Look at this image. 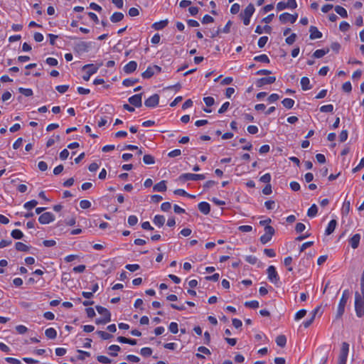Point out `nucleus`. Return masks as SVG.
<instances>
[{
  "instance_id": "obj_39",
  "label": "nucleus",
  "mask_w": 364,
  "mask_h": 364,
  "mask_svg": "<svg viewBox=\"0 0 364 364\" xmlns=\"http://www.w3.org/2000/svg\"><path fill=\"white\" fill-rule=\"evenodd\" d=\"M143 161L146 164H154L155 163V160L154 156L149 154H145L143 157Z\"/></svg>"
},
{
  "instance_id": "obj_54",
  "label": "nucleus",
  "mask_w": 364,
  "mask_h": 364,
  "mask_svg": "<svg viewBox=\"0 0 364 364\" xmlns=\"http://www.w3.org/2000/svg\"><path fill=\"white\" fill-rule=\"evenodd\" d=\"M137 223H138V218H137L136 216H135V215H130L128 218V224L130 226L135 225Z\"/></svg>"
},
{
  "instance_id": "obj_2",
  "label": "nucleus",
  "mask_w": 364,
  "mask_h": 364,
  "mask_svg": "<svg viewBox=\"0 0 364 364\" xmlns=\"http://www.w3.org/2000/svg\"><path fill=\"white\" fill-rule=\"evenodd\" d=\"M348 298H349V291L348 289H346L343 292L342 296L340 299V301H339V304L338 306V309H337V313H336L337 318H341L343 316V314H344L345 306L348 301Z\"/></svg>"
},
{
  "instance_id": "obj_33",
  "label": "nucleus",
  "mask_w": 364,
  "mask_h": 364,
  "mask_svg": "<svg viewBox=\"0 0 364 364\" xmlns=\"http://www.w3.org/2000/svg\"><path fill=\"white\" fill-rule=\"evenodd\" d=\"M335 11L343 18L348 17L347 11L343 7H342L341 6H335Z\"/></svg>"
},
{
  "instance_id": "obj_62",
  "label": "nucleus",
  "mask_w": 364,
  "mask_h": 364,
  "mask_svg": "<svg viewBox=\"0 0 364 364\" xmlns=\"http://www.w3.org/2000/svg\"><path fill=\"white\" fill-rule=\"evenodd\" d=\"M230 107V102H225L222 106L218 110V113L219 114H223V113H225L228 109Z\"/></svg>"
},
{
  "instance_id": "obj_17",
  "label": "nucleus",
  "mask_w": 364,
  "mask_h": 364,
  "mask_svg": "<svg viewBox=\"0 0 364 364\" xmlns=\"http://www.w3.org/2000/svg\"><path fill=\"white\" fill-rule=\"evenodd\" d=\"M102 65V63H100L98 65H95L93 64H87L82 67V70L88 69L87 73L89 75H93L94 73H97V70L100 66Z\"/></svg>"
},
{
  "instance_id": "obj_19",
  "label": "nucleus",
  "mask_w": 364,
  "mask_h": 364,
  "mask_svg": "<svg viewBox=\"0 0 364 364\" xmlns=\"http://www.w3.org/2000/svg\"><path fill=\"white\" fill-rule=\"evenodd\" d=\"M199 210L204 215H208L210 211V205L207 202H200L198 205Z\"/></svg>"
},
{
  "instance_id": "obj_13",
  "label": "nucleus",
  "mask_w": 364,
  "mask_h": 364,
  "mask_svg": "<svg viewBox=\"0 0 364 364\" xmlns=\"http://www.w3.org/2000/svg\"><path fill=\"white\" fill-rule=\"evenodd\" d=\"M348 350H349L348 343H347L346 342H343L342 343L338 360L347 361Z\"/></svg>"
},
{
  "instance_id": "obj_12",
  "label": "nucleus",
  "mask_w": 364,
  "mask_h": 364,
  "mask_svg": "<svg viewBox=\"0 0 364 364\" xmlns=\"http://www.w3.org/2000/svg\"><path fill=\"white\" fill-rule=\"evenodd\" d=\"M276 81L275 77H264L260 79H258L256 82V85L257 87H262L265 85L272 84Z\"/></svg>"
},
{
  "instance_id": "obj_29",
  "label": "nucleus",
  "mask_w": 364,
  "mask_h": 364,
  "mask_svg": "<svg viewBox=\"0 0 364 364\" xmlns=\"http://www.w3.org/2000/svg\"><path fill=\"white\" fill-rule=\"evenodd\" d=\"M329 52V48L326 49H318L316 50L313 56L316 58H320L324 56L326 54H327Z\"/></svg>"
},
{
  "instance_id": "obj_1",
  "label": "nucleus",
  "mask_w": 364,
  "mask_h": 364,
  "mask_svg": "<svg viewBox=\"0 0 364 364\" xmlns=\"http://www.w3.org/2000/svg\"><path fill=\"white\" fill-rule=\"evenodd\" d=\"M361 294L358 291L355 293V310L359 318L364 315V291H361Z\"/></svg>"
},
{
  "instance_id": "obj_30",
  "label": "nucleus",
  "mask_w": 364,
  "mask_h": 364,
  "mask_svg": "<svg viewBox=\"0 0 364 364\" xmlns=\"http://www.w3.org/2000/svg\"><path fill=\"white\" fill-rule=\"evenodd\" d=\"M318 311V308L316 309L313 312H312V316L311 317L308 319L307 321H304L303 323V325L305 328H308L309 327L311 323L314 322V319H315V316H316V314H317Z\"/></svg>"
},
{
  "instance_id": "obj_52",
  "label": "nucleus",
  "mask_w": 364,
  "mask_h": 364,
  "mask_svg": "<svg viewBox=\"0 0 364 364\" xmlns=\"http://www.w3.org/2000/svg\"><path fill=\"white\" fill-rule=\"evenodd\" d=\"M203 101L208 107H210L215 103V100L212 97H205L203 98Z\"/></svg>"
},
{
  "instance_id": "obj_38",
  "label": "nucleus",
  "mask_w": 364,
  "mask_h": 364,
  "mask_svg": "<svg viewBox=\"0 0 364 364\" xmlns=\"http://www.w3.org/2000/svg\"><path fill=\"white\" fill-rule=\"evenodd\" d=\"M11 235L16 240H20L23 237V233L20 230L15 229L11 231Z\"/></svg>"
},
{
  "instance_id": "obj_40",
  "label": "nucleus",
  "mask_w": 364,
  "mask_h": 364,
  "mask_svg": "<svg viewBox=\"0 0 364 364\" xmlns=\"http://www.w3.org/2000/svg\"><path fill=\"white\" fill-rule=\"evenodd\" d=\"M37 204H38V201L37 200H30L28 202H26L23 205V207H24V208H26L27 210H31L33 208H35L37 205Z\"/></svg>"
},
{
  "instance_id": "obj_37",
  "label": "nucleus",
  "mask_w": 364,
  "mask_h": 364,
  "mask_svg": "<svg viewBox=\"0 0 364 364\" xmlns=\"http://www.w3.org/2000/svg\"><path fill=\"white\" fill-rule=\"evenodd\" d=\"M254 60L257 61V62L264 63H269V59L268 56L265 54L255 56L254 58Z\"/></svg>"
},
{
  "instance_id": "obj_42",
  "label": "nucleus",
  "mask_w": 364,
  "mask_h": 364,
  "mask_svg": "<svg viewBox=\"0 0 364 364\" xmlns=\"http://www.w3.org/2000/svg\"><path fill=\"white\" fill-rule=\"evenodd\" d=\"M140 353L144 357H149L152 354V350L149 347L142 348L140 350Z\"/></svg>"
},
{
  "instance_id": "obj_53",
  "label": "nucleus",
  "mask_w": 364,
  "mask_h": 364,
  "mask_svg": "<svg viewBox=\"0 0 364 364\" xmlns=\"http://www.w3.org/2000/svg\"><path fill=\"white\" fill-rule=\"evenodd\" d=\"M306 314V311L305 309L299 310L295 314V320H299L304 318Z\"/></svg>"
},
{
  "instance_id": "obj_34",
  "label": "nucleus",
  "mask_w": 364,
  "mask_h": 364,
  "mask_svg": "<svg viewBox=\"0 0 364 364\" xmlns=\"http://www.w3.org/2000/svg\"><path fill=\"white\" fill-rule=\"evenodd\" d=\"M318 213V208L316 205L313 204L308 210L307 211V215L309 218H314L316 215Z\"/></svg>"
},
{
  "instance_id": "obj_59",
  "label": "nucleus",
  "mask_w": 364,
  "mask_h": 364,
  "mask_svg": "<svg viewBox=\"0 0 364 364\" xmlns=\"http://www.w3.org/2000/svg\"><path fill=\"white\" fill-rule=\"evenodd\" d=\"M80 206L82 209H87L91 206V203L89 200H82L80 202Z\"/></svg>"
},
{
  "instance_id": "obj_11",
  "label": "nucleus",
  "mask_w": 364,
  "mask_h": 364,
  "mask_svg": "<svg viewBox=\"0 0 364 364\" xmlns=\"http://www.w3.org/2000/svg\"><path fill=\"white\" fill-rule=\"evenodd\" d=\"M142 93L134 95L128 99L129 102L136 107H141Z\"/></svg>"
},
{
  "instance_id": "obj_58",
  "label": "nucleus",
  "mask_w": 364,
  "mask_h": 364,
  "mask_svg": "<svg viewBox=\"0 0 364 364\" xmlns=\"http://www.w3.org/2000/svg\"><path fill=\"white\" fill-rule=\"evenodd\" d=\"M125 268L130 272H135V271L138 270L140 268V267L139 264H127L125 266Z\"/></svg>"
},
{
  "instance_id": "obj_5",
  "label": "nucleus",
  "mask_w": 364,
  "mask_h": 364,
  "mask_svg": "<svg viewBox=\"0 0 364 364\" xmlns=\"http://www.w3.org/2000/svg\"><path fill=\"white\" fill-rule=\"evenodd\" d=\"M161 68L158 65L149 66L147 69L142 73L141 76L144 79H149L155 73H160Z\"/></svg>"
},
{
  "instance_id": "obj_60",
  "label": "nucleus",
  "mask_w": 364,
  "mask_h": 364,
  "mask_svg": "<svg viewBox=\"0 0 364 364\" xmlns=\"http://www.w3.org/2000/svg\"><path fill=\"white\" fill-rule=\"evenodd\" d=\"M16 330L18 333L23 334L27 332L28 328L25 326L18 325L16 326Z\"/></svg>"
},
{
  "instance_id": "obj_26",
  "label": "nucleus",
  "mask_w": 364,
  "mask_h": 364,
  "mask_svg": "<svg viewBox=\"0 0 364 364\" xmlns=\"http://www.w3.org/2000/svg\"><path fill=\"white\" fill-rule=\"evenodd\" d=\"M15 247L16 250L20 252H28L30 250L29 246L21 242H16Z\"/></svg>"
},
{
  "instance_id": "obj_9",
  "label": "nucleus",
  "mask_w": 364,
  "mask_h": 364,
  "mask_svg": "<svg viewBox=\"0 0 364 364\" xmlns=\"http://www.w3.org/2000/svg\"><path fill=\"white\" fill-rule=\"evenodd\" d=\"M159 102V95L154 94L145 100L144 105L147 107H155Z\"/></svg>"
},
{
  "instance_id": "obj_8",
  "label": "nucleus",
  "mask_w": 364,
  "mask_h": 364,
  "mask_svg": "<svg viewBox=\"0 0 364 364\" xmlns=\"http://www.w3.org/2000/svg\"><path fill=\"white\" fill-rule=\"evenodd\" d=\"M267 272L269 280L274 284H277L279 280V277L276 271L275 267L274 266H269L267 269Z\"/></svg>"
},
{
  "instance_id": "obj_46",
  "label": "nucleus",
  "mask_w": 364,
  "mask_h": 364,
  "mask_svg": "<svg viewBox=\"0 0 364 364\" xmlns=\"http://www.w3.org/2000/svg\"><path fill=\"white\" fill-rule=\"evenodd\" d=\"M342 90L345 92H350L352 90V85L350 82L348 81L343 84L342 85Z\"/></svg>"
},
{
  "instance_id": "obj_6",
  "label": "nucleus",
  "mask_w": 364,
  "mask_h": 364,
  "mask_svg": "<svg viewBox=\"0 0 364 364\" xmlns=\"http://www.w3.org/2000/svg\"><path fill=\"white\" fill-rule=\"evenodd\" d=\"M298 18V14H290L289 13H283L279 15V21L282 23H286L287 22H290L291 23H294Z\"/></svg>"
},
{
  "instance_id": "obj_7",
  "label": "nucleus",
  "mask_w": 364,
  "mask_h": 364,
  "mask_svg": "<svg viewBox=\"0 0 364 364\" xmlns=\"http://www.w3.org/2000/svg\"><path fill=\"white\" fill-rule=\"evenodd\" d=\"M91 42L80 41L75 43L74 49L77 53L88 52L91 47Z\"/></svg>"
},
{
  "instance_id": "obj_14",
  "label": "nucleus",
  "mask_w": 364,
  "mask_h": 364,
  "mask_svg": "<svg viewBox=\"0 0 364 364\" xmlns=\"http://www.w3.org/2000/svg\"><path fill=\"white\" fill-rule=\"evenodd\" d=\"M310 36L309 38L312 40L316 38H321L322 37V33L320 32L316 26H311L309 28Z\"/></svg>"
},
{
  "instance_id": "obj_57",
  "label": "nucleus",
  "mask_w": 364,
  "mask_h": 364,
  "mask_svg": "<svg viewBox=\"0 0 364 364\" xmlns=\"http://www.w3.org/2000/svg\"><path fill=\"white\" fill-rule=\"evenodd\" d=\"M349 28H350L349 23L346 21H342L340 23L339 28L343 32L347 31L349 29Z\"/></svg>"
},
{
  "instance_id": "obj_41",
  "label": "nucleus",
  "mask_w": 364,
  "mask_h": 364,
  "mask_svg": "<svg viewBox=\"0 0 364 364\" xmlns=\"http://www.w3.org/2000/svg\"><path fill=\"white\" fill-rule=\"evenodd\" d=\"M109 350L113 351L110 353V355L115 357L117 355V352L120 351L121 348L117 345H112L109 347Z\"/></svg>"
},
{
  "instance_id": "obj_36",
  "label": "nucleus",
  "mask_w": 364,
  "mask_h": 364,
  "mask_svg": "<svg viewBox=\"0 0 364 364\" xmlns=\"http://www.w3.org/2000/svg\"><path fill=\"white\" fill-rule=\"evenodd\" d=\"M139 82V79L136 78H127L124 79L122 82V85L126 87H130L134 85L135 83Z\"/></svg>"
},
{
  "instance_id": "obj_10",
  "label": "nucleus",
  "mask_w": 364,
  "mask_h": 364,
  "mask_svg": "<svg viewBox=\"0 0 364 364\" xmlns=\"http://www.w3.org/2000/svg\"><path fill=\"white\" fill-rule=\"evenodd\" d=\"M55 220V216L50 212H46L40 215L38 221L41 224H48Z\"/></svg>"
},
{
  "instance_id": "obj_3",
  "label": "nucleus",
  "mask_w": 364,
  "mask_h": 364,
  "mask_svg": "<svg viewBox=\"0 0 364 364\" xmlns=\"http://www.w3.org/2000/svg\"><path fill=\"white\" fill-rule=\"evenodd\" d=\"M264 232L265 233L259 238L261 243L264 245L269 242L272 240V236L275 233V230L272 226L266 225L264 227Z\"/></svg>"
},
{
  "instance_id": "obj_63",
  "label": "nucleus",
  "mask_w": 364,
  "mask_h": 364,
  "mask_svg": "<svg viewBox=\"0 0 364 364\" xmlns=\"http://www.w3.org/2000/svg\"><path fill=\"white\" fill-rule=\"evenodd\" d=\"M240 8V6L238 4H237V3L233 4L230 8V12L232 14H236L239 12Z\"/></svg>"
},
{
  "instance_id": "obj_4",
  "label": "nucleus",
  "mask_w": 364,
  "mask_h": 364,
  "mask_svg": "<svg viewBox=\"0 0 364 364\" xmlns=\"http://www.w3.org/2000/svg\"><path fill=\"white\" fill-rule=\"evenodd\" d=\"M179 180L182 181H198L203 180L205 178L203 174H196V173H183L179 176Z\"/></svg>"
},
{
  "instance_id": "obj_48",
  "label": "nucleus",
  "mask_w": 364,
  "mask_h": 364,
  "mask_svg": "<svg viewBox=\"0 0 364 364\" xmlns=\"http://www.w3.org/2000/svg\"><path fill=\"white\" fill-rule=\"evenodd\" d=\"M333 109V106L332 105H326L320 107V111L321 112H331Z\"/></svg>"
},
{
  "instance_id": "obj_55",
  "label": "nucleus",
  "mask_w": 364,
  "mask_h": 364,
  "mask_svg": "<svg viewBox=\"0 0 364 364\" xmlns=\"http://www.w3.org/2000/svg\"><path fill=\"white\" fill-rule=\"evenodd\" d=\"M97 360L100 363H105V364L110 363V362H111V360L105 355H98L97 357Z\"/></svg>"
},
{
  "instance_id": "obj_56",
  "label": "nucleus",
  "mask_w": 364,
  "mask_h": 364,
  "mask_svg": "<svg viewBox=\"0 0 364 364\" xmlns=\"http://www.w3.org/2000/svg\"><path fill=\"white\" fill-rule=\"evenodd\" d=\"M259 181L262 183H269L271 181V176L269 173H265L262 176L260 177Z\"/></svg>"
},
{
  "instance_id": "obj_20",
  "label": "nucleus",
  "mask_w": 364,
  "mask_h": 364,
  "mask_svg": "<svg viewBox=\"0 0 364 364\" xmlns=\"http://www.w3.org/2000/svg\"><path fill=\"white\" fill-rule=\"evenodd\" d=\"M360 234H355L350 240L349 243L352 248L356 249L360 242Z\"/></svg>"
},
{
  "instance_id": "obj_43",
  "label": "nucleus",
  "mask_w": 364,
  "mask_h": 364,
  "mask_svg": "<svg viewBox=\"0 0 364 364\" xmlns=\"http://www.w3.org/2000/svg\"><path fill=\"white\" fill-rule=\"evenodd\" d=\"M18 92L26 97L33 95V91L31 89L19 87Z\"/></svg>"
},
{
  "instance_id": "obj_51",
  "label": "nucleus",
  "mask_w": 364,
  "mask_h": 364,
  "mask_svg": "<svg viewBox=\"0 0 364 364\" xmlns=\"http://www.w3.org/2000/svg\"><path fill=\"white\" fill-rule=\"evenodd\" d=\"M296 38V35L295 33H292L286 38L285 41L288 45H292L295 42Z\"/></svg>"
},
{
  "instance_id": "obj_44",
  "label": "nucleus",
  "mask_w": 364,
  "mask_h": 364,
  "mask_svg": "<svg viewBox=\"0 0 364 364\" xmlns=\"http://www.w3.org/2000/svg\"><path fill=\"white\" fill-rule=\"evenodd\" d=\"M97 333L101 337L103 340H109L112 338V335L102 331H97Z\"/></svg>"
},
{
  "instance_id": "obj_28",
  "label": "nucleus",
  "mask_w": 364,
  "mask_h": 364,
  "mask_svg": "<svg viewBox=\"0 0 364 364\" xmlns=\"http://www.w3.org/2000/svg\"><path fill=\"white\" fill-rule=\"evenodd\" d=\"M45 335L49 339H55L57 336V332L53 328H49L46 330Z\"/></svg>"
},
{
  "instance_id": "obj_49",
  "label": "nucleus",
  "mask_w": 364,
  "mask_h": 364,
  "mask_svg": "<svg viewBox=\"0 0 364 364\" xmlns=\"http://www.w3.org/2000/svg\"><path fill=\"white\" fill-rule=\"evenodd\" d=\"M168 328L172 333H177L178 331V324L176 322H171L169 325Z\"/></svg>"
},
{
  "instance_id": "obj_31",
  "label": "nucleus",
  "mask_w": 364,
  "mask_h": 364,
  "mask_svg": "<svg viewBox=\"0 0 364 364\" xmlns=\"http://www.w3.org/2000/svg\"><path fill=\"white\" fill-rule=\"evenodd\" d=\"M277 344L283 348L286 346L287 343V338L284 335H279L276 338Z\"/></svg>"
},
{
  "instance_id": "obj_24",
  "label": "nucleus",
  "mask_w": 364,
  "mask_h": 364,
  "mask_svg": "<svg viewBox=\"0 0 364 364\" xmlns=\"http://www.w3.org/2000/svg\"><path fill=\"white\" fill-rule=\"evenodd\" d=\"M336 224H337V222L336 220H331L329 222V223L326 229V231H325V232L327 235H331V233L333 232V231L335 230Z\"/></svg>"
},
{
  "instance_id": "obj_21",
  "label": "nucleus",
  "mask_w": 364,
  "mask_h": 364,
  "mask_svg": "<svg viewBox=\"0 0 364 364\" xmlns=\"http://www.w3.org/2000/svg\"><path fill=\"white\" fill-rule=\"evenodd\" d=\"M167 189L166 181H161L159 183L155 184L153 187L154 191L164 192Z\"/></svg>"
},
{
  "instance_id": "obj_27",
  "label": "nucleus",
  "mask_w": 364,
  "mask_h": 364,
  "mask_svg": "<svg viewBox=\"0 0 364 364\" xmlns=\"http://www.w3.org/2000/svg\"><path fill=\"white\" fill-rule=\"evenodd\" d=\"M153 222L159 227L163 226L165 223V218L164 215H155Z\"/></svg>"
},
{
  "instance_id": "obj_45",
  "label": "nucleus",
  "mask_w": 364,
  "mask_h": 364,
  "mask_svg": "<svg viewBox=\"0 0 364 364\" xmlns=\"http://www.w3.org/2000/svg\"><path fill=\"white\" fill-rule=\"evenodd\" d=\"M245 306L251 309H257L259 307V302L257 301H246Z\"/></svg>"
},
{
  "instance_id": "obj_15",
  "label": "nucleus",
  "mask_w": 364,
  "mask_h": 364,
  "mask_svg": "<svg viewBox=\"0 0 364 364\" xmlns=\"http://www.w3.org/2000/svg\"><path fill=\"white\" fill-rule=\"evenodd\" d=\"M97 312L102 315L104 318H107V321H111V314L108 309L101 306H96Z\"/></svg>"
},
{
  "instance_id": "obj_32",
  "label": "nucleus",
  "mask_w": 364,
  "mask_h": 364,
  "mask_svg": "<svg viewBox=\"0 0 364 364\" xmlns=\"http://www.w3.org/2000/svg\"><path fill=\"white\" fill-rule=\"evenodd\" d=\"M350 208V201L346 199L343 204V207L341 209L342 214L344 215H347L349 213Z\"/></svg>"
},
{
  "instance_id": "obj_16",
  "label": "nucleus",
  "mask_w": 364,
  "mask_h": 364,
  "mask_svg": "<svg viewBox=\"0 0 364 364\" xmlns=\"http://www.w3.org/2000/svg\"><path fill=\"white\" fill-rule=\"evenodd\" d=\"M255 12V7L252 4H250L243 11L242 13L240 14L241 17H250L252 16Z\"/></svg>"
},
{
  "instance_id": "obj_25",
  "label": "nucleus",
  "mask_w": 364,
  "mask_h": 364,
  "mask_svg": "<svg viewBox=\"0 0 364 364\" xmlns=\"http://www.w3.org/2000/svg\"><path fill=\"white\" fill-rule=\"evenodd\" d=\"M124 18V14L121 12H114L110 17V21L112 23H117Z\"/></svg>"
},
{
  "instance_id": "obj_35",
  "label": "nucleus",
  "mask_w": 364,
  "mask_h": 364,
  "mask_svg": "<svg viewBox=\"0 0 364 364\" xmlns=\"http://www.w3.org/2000/svg\"><path fill=\"white\" fill-rule=\"evenodd\" d=\"M282 103L284 107L291 109L294 105V100L291 98H285L282 100Z\"/></svg>"
},
{
  "instance_id": "obj_50",
  "label": "nucleus",
  "mask_w": 364,
  "mask_h": 364,
  "mask_svg": "<svg viewBox=\"0 0 364 364\" xmlns=\"http://www.w3.org/2000/svg\"><path fill=\"white\" fill-rule=\"evenodd\" d=\"M267 41H268L267 36H262V37L259 38L258 43H257L259 48H263L265 46V44L267 43Z\"/></svg>"
},
{
  "instance_id": "obj_47",
  "label": "nucleus",
  "mask_w": 364,
  "mask_h": 364,
  "mask_svg": "<svg viewBox=\"0 0 364 364\" xmlns=\"http://www.w3.org/2000/svg\"><path fill=\"white\" fill-rule=\"evenodd\" d=\"M77 352L80 353V355L77 356V359L80 360H83L85 359V357H90V353L87 351H84L82 350H78Z\"/></svg>"
},
{
  "instance_id": "obj_23",
  "label": "nucleus",
  "mask_w": 364,
  "mask_h": 364,
  "mask_svg": "<svg viewBox=\"0 0 364 364\" xmlns=\"http://www.w3.org/2000/svg\"><path fill=\"white\" fill-rule=\"evenodd\" d=\"M301 85L303 90H309L311 89V85H310V80L307 77H303L301 79Z\"/></svg>"
},
{
  "instance_id": "obj_61",
  "label": "nucleus",
  "mask_w": 364,
  "mask_h": 364,
  "mask_svg": "<svg viewBox=\"0 0 364 364\" xmlns=\"http://www.w3.org/2000/svg\"><path fill=\"white\" fill-rule=\"evenodd\" d=\"M213 21H214V18L208 14L205 15L202 19V23L204 24L212 23Z\"/></svg>"
},
{
  "instance_id": "obj_22",
  "label": "nucleus",
  "mask_w": 364,
  "mask_h": 364,
  "mask_svg": "<svg viewBox=\"0 0 364 364\" xmlns=\"http://www.w3.org/2000/svg\"><path fill=\"white\" fill-rule=\"evenodd\" d=\"M168 20L166 19V20H163V21H160L159 22H156L154 23L153 25H152V28L155 30H161L163 29L164 28H165L167 25H168Z\"/></svg>"
},
{
  "instance_id": "obj_18",
  "label": "nucleus",
  "mask_w": 364,
  "mask_h": 364,
  "mask_svg": "<svg viewBox=\"0 0 364 364\" xmlns=\"http://www.w3.org/2000/svg\"><path fill=\"white\" fill-rule=\"evenodd\" d=\"M137 68V63L135 61H130L124 67V71L127 73H132L136 70Z\"/></svg>"
},
{
  "instance_id": "obj_64",
  "label": "nucleus",
  "mask_w": 364,
  "mask_h": 364,
  "mask_svg": "<svg viewBox=\"0 0 364 364\" xmlns=\"http://www.w3.org/2000/svg\"><path fill=\"white\" fill-rule=\"evenodd\" d=\"M363 167H364V158L361 159L359 164L353 169V173L358 172Z\"/></svg>"
}]
</instances>
